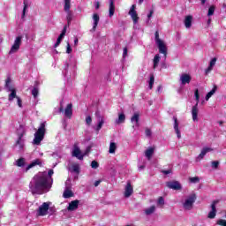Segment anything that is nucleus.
<instances>
[{
  "mask_svg": "<svg viewBox=\"0 0 226 226\" xmlns=\"http://www.w3.org/2000/svg\"><path fill=\"white\" fill-rule=\"evenodd\" d=\"M54 170H49V172H40L35 175L29 184V190L33 195H41L47 193L52 188V175Z\"/></svg>",
  "mask_w": 226,
  "mask_h": 226,
  "instance_id": "obj_1",
  "label": "nucleus"
},
{
  "mask_svg": "<svg viewBox=\"0 0 226 226\" xmlns=\"http://www.w3.org/2000/svg\"><path fill=\"white\" fill-rule=\"evenodd\" d=\"M46 126H47V122H42L40 124L37 132L34 133V138L33 140V144L34 146H40V144H41V140H43L45 137V132H47Z\"/></svg>",
  "mask_w": 226,
  "mask_h": 226,
  "instance_id": "obj_2",
  "label": "nucleus"
},
{
  "mask_svg": "<svg viewBox=\"0 0 226 226\" xmlns=\"http://www.w3.org/2000/svg\"><path fill=\"white\" fill-rule=\"evenodd\" d=\"M24 135H26V131L20 126L18 129V139L14 145L15 149L19 152L24 151V147H26V139H24Z\"/></svg>",
  "mask_w": 226,
  "mask_h": 226,
  "instance_id": "obj_3",
  "label": "nucleus"
},
{
  "mask_svg": "<svg viewBox=\"0 0 226 226\" xmlns=\"http://www.w3.org/2000/svg\"><path fill=\"white\" fill-rule=\"evenodd\" d=\"M194 98L196 100V104L192 106V121L194 123H197L199 121V102L200 100V95L199 94V89H196L194 91Z\"/></svg>",
  "mask_w": 226,
  "mask_h": 226,
  "instance_id": "obj_4",
  "label": "nucleus"
},
{
  "mask_svg": "<svg viewBox=\"0 0 226 226\" xmlns=\"http://www.w3.org/2000/svg\"><path fill=\"white\" fill-rule=\"evenodd\" d=\"M4 87L6 88V91L8 93H11L8 97L9 102H13V100H15V97H17V90L15 89V87H11V78L10 76H8L5 79Z\"/></svg>",
  "mask_w": 226,
  "mask_h": 226,
  "instance_id": "obj_5",
  "label": "nucleus"
},
{
  "mask_svg": "<svg viewBox=\"0 0 226 226\" xmlns=\"http://www.w3.org/2000/svg\"><path fill=\"white\" fill-rule=\"evenodd\" d=\"M155 43L159 49L160 54H163L164 59H167V45H165V42L160 39L158 31L155 32Z\"/></svg>",
  "mask_w": 226,
  "mask_h": 226,
  "instance_id": "obj_6",
  "label": "nucleus"
},
{
  "mask_svg": "<svg viewBox=\"0 0 226 226\" xmlns=\"http://www.w3.org/2000/svg\"><path fill=\"white\" fill-rule=\"evenodd\" d=\"M195 200H197V195L195 193L189 195L183 203L184 209L185 211H192V209H193Z\"/></svg>",
  "mask_w": 226,
  "mask_h": 226,
  "instance_id": "obj_7",
  "label": "nucleus"
},
{
  "mask_svg": "<svg viewBox=\"0 0 226 226\" xmlns=\"http://www.w3.org/2000/svg\"><path fill=\"white\" fill-rule=\"evenodd\" d=\"M64 10L67 13L66 19H67V24L70 26L72 23V20L73 19V12L70 11V8H72V0H64Z\"/></svg>",
  "mask_w": 226,
  "mask_h": 226,
  "instance_id": "obj_8",
  "label": "nucleus"
},
{
  "mask_svg": "<svg viewBox=\"0 0 226 226\" xmlns=\"http://www.w3.org/2000/svg\"><path fill=\"white\" fill-rule=\"evenodd\" d=\"M22 35L17 36L14 40V43L11 48V50L9 51V54H16V52H19L20 49V45H22Z\"/></svg>",
  "mask_w": 226,
  "mask_h": 226,
  "instance_id": "obj_9",
  "label": "nucleus"
},
{
  "mask_svg": "<svg viewBox=\"0 0 226 226\" xmlns=\"http://www.w3.org/2000/svg\"><path fill=\"white\" fill-rule=\"evenodd\" d=\"M50 202L42 203L37 210V215L47 216V215H49V209H50Z\"/></svg>",
  "mask_w": 226,
  "mask_h": 226,
  "instance_id": "obj_10",
  "label": "nucleus"
},
{
  "mask_svg": "<svg viewBox=\"0 0 226 226\" xmlns=\"http://www.w3.org/2000/svg\"><path fill=\"white\" fill-rule=\"evenodd\" d=\"M139 121H140V114H139V112H136L131 117V123H132V124H133L132 125L133 130H135V128H139V126H140V123H139Z\"/></svg>",
  "mask_w": 226,
  "mask_h": 226,
  "instance_id": "obj_11",
  "label": "nucleus"
},
{
  "mask_svg": "<svg viewBox=\"0 0 226 226\" xmlns=\"http://www.w3.org/2000/svg\"><path fill=\"white\" fill-rule=\"evenodd\" d=\"M166 185L170 190H183V186L178 181H170L166 183Z\"/></svg>",
  "mask_w": 226,
  "mask_h": 226,
  "instance_id": "obj_12",
  "label": "nucleus"
},
{
  "mask_svg": "<svg viewBox=\"0 0 226 226\" xmlns=\"http://www.w3.org/2000/svg\"><path fill=\"white\" fill-rule=\"evenodd\" d=\"M179 81L181 86H186V84L192 82V76H190V74L183 73L180 75Z\"/></svg>",
  "mask_w": 226,
  "mask_h": 226,
  "instance_id": "obj_13",
  "label": "nucleus"
},
{
  "mask_svg": "<svg viewBox=\"0 0 226 226\" xmlns=\"http://www.w3.org/2000/svg\"><path fill=\"white\" fill-rule=\"evenodd\" d=\"M124 195L125 199H128L133 195V186H132V183L127 182V185H125Z\"/></svg>",
  "mask_w": 226,
  "mask_h": 226,
  "instance_id": "obj_14",
  "label": "nucleus"
},
{
  "mask_svg": "<svg viewBox=\"0 0 226 226\" xmlns=\"http://www.w3.org/2000/svg\"><path fill=\"white\" fill-rule=\"evenodd\" d=\"M129 15L132 17L133 24H137V22H139V16L137 14V11H135V4L132 5L129 11Z\"/></svg>",
  "mask_w": 226,
  "mask_h": 226,
  "instance_id": "obj_15",
  "label": "nucleus"
},
{
  "mask_svg": "<svg viewBox=\"0 0 226 226\" xmlns=\"http://www.w3.org/2000/svg\"><path fill=\"white\" fill-rule=\"evenodd\" d=\"M64 116L65 117H68L69 119L72 118V116H73V105L72 103H69L65 109H64Z\"/></svg>",
  "mask_w": 226,
  "mask_h": 226,
  "instance_id": "obj_16",
  "label": "nucleus"
},
{
  "mask_svg": "<svg viewBox=\"0 0 226 226\" xmlns=\"http://www.w3.org/2000/svg\"><path fill=\"white\" fill-rule=\"evenodd\" d=\"M72 156H75L78 158V160H84V154L80 152V148L79 147L74 146L73 151H72Z\"/></svg>",
  "mask_w": 226,
  "mask_h": 226,
  "instance_id": "obj_17",
  "label": "nucleus"
},
{
  "mask_svg": "<svg viewBox=\"0 0 226 226\" xmlns=\"http://www.w3.org/2000/svg\"><path fill=\"white\" fill-rule=\"evenodd\" d=\"M66 29H67V26H64L62 33L60 34V35L56 40V42L55 43V48H57L59 47V45H61V41H63V38H64V36L66 35Z\"/></svg>",
  "mask_w": 226,
  "mask_h": 226,
  "instance_id": "obj_18",
  "label": "nucleus"
},
{
  "mask_svg": "<svg viewBox=\"0 0 226 226\" xmlns=\"http://www.w3.org/2000/svg\"><path fill=\"white\" fill-rule=\"evenodd\" d=\"M80 201L79 200H72L69 203V206L67 207L68 211H75L76 209H79V204Z\"/></svg>",
  "mask_w": 226,
  "mask_h": 226,
  "instance_id": "obj_19",
  "label": "nucleus"
},
{
  "mask_svg": "<svg viewBox=\"0 0 226 226\" xmlns=\"http://www.w3.org/2000/svg\"><path fill=\"white\" fill-rule=\"evenodd\" d=\"M216 204H218V201H213L211 205V211L208 213V218L213 219L216 216Z\"/></svg>",
  "mask_w": 226,
  "mask_h": 226,
  "instance_id": "obj_20",
  "label": "nucleus"
},
{
  "mask_svg": "<svg viewBox=\"0 0 226 226\" xmlns=\"http://www.w3.org/2000/svg\"><path fill=\"white\" fill-rule=\"evenodd\" d=\"M93 20H94V24H93V28L90 30L91 33H94V31H96V27H98V23L100 22V16L97 13H94L93 15Z\"/></svg>",
  "mask_w": 226,
  "mask_h": 226,
  "instance_id": "obj_21",
  "label": "nucleus"
},
{
  "mask_svg": "<svg viewBox=\"0 0 226 226\" xmlns=\"http://www.w3.org/2000/svg\"><path fill=\"white\" fill-rule=\"evenodd\" d=\"M173 121H174V130L177 133V139H181V131H179V123L177 122V117H173Z\"/></svg>",
  "mask_w": 226,
  "mask_h": 226,
  "instance_id": "obj_22",
  "label": "nucleus"
},
{
  "mask_svg": "<svg viewBox=\"0 0 226 226\" xmlns=\"http://www.w3.org/2000/svg\"><path fill=\"white\" fill-rule=\"evenodd\" d=\"M213 151V148L211 147H204L202 148L200 154L198 155L197 160H202L207 154V153H211Z\"/></svg>",
  "mask_w": 226,
  "mask_h": 226,
  "instance_id": "obj_23",
  "label": "nucleus"
},
{
  "mask_svg": "<svg viewBox=\"0 0 226 226\" xmlns=\"http://www.w3.org/2000/svg\"><path fill=\"white\" fill-rule=\"evenodd\" d=\"M156 212V207L151 206L144 210V213L147 216H151V215H154Z\"/></svg>",
  "mask_w": 226,
  "mask_h": 226,
  "instance_id": "obj_24",
  "label": "nucleus"
},
{
  "mask_svg": "<svg viewBox=\"0 0 226 226\" xmlns=\"http://www.w3.org/2000/svg\"><path fill=\"white\" fill-rule=\"evenodd\" d=\"M116 11V5H114V0H109V16L114 17Z\"/></svg>",
  "mask_w": 226,
  "mask_h": 226,
  "instance_id": "obj_25",
  "label": "nucleus"
},
{
  "mask_svg": "<svg viewBox=\"0 0 226 226\" xmlns=\"http://www.w3.org/2000/svg\"><path fill=\"white\" fill-rule=\"evenodd\" d=\"M192 20H193V17H192V16L185 17L184 24H185L186 29H190V27H192Z\"/></svg>",
  "mask_w": 226,
  "mask_h": 226,
  "instance_id": "obj_26",
  "label": "nucleus"
},
{
  "mask_svg": "<svg viewBox=\"0 0 226 226\" xmlns=\"http://www.w3.org/2000/svg\"><path fill=\"white\" fill-rule=\"evenodd\" d=\"M64 199H70V197H73V192L70 190V187L66 186L64 194H63Z\"/></svg>",
  "mask_w": 226,
  "mask_h": 226,
  "instance_id": "obj_27",
  "label": "nucleus"
},
{
  "mask_svg": "<svg viewBox=\"0 0 226 226\" xmlns=\"http://www.w3.org/2000/svg\"><path fill=\"white\" fill-rule=\"evenodd\" d=\"M125 120H126V116L124 115V113H120L118 115V118L116 120V124H121L124 123Z\"/></svg>",
  "mask_w": 226,
  "mask_h": 226,
  "instance_id": "obj_28",
  "label": "nucleus"
},
{
  "mask_svg": "<svg viewBox=\"0 0 226 226\" xmlns=\"http://www.w3.org/2000/svg\"><path fill=\"white\" fill-rule=\"evenodd\" d=\"M153 153H154V148L150 147L145 151V156L147 157V160H151V157L153 156Z\"/></svg>",
  "mask_w": 226,
  "mask_h": 226,
  "instance_id": "obj_29",
  "label": "nucleus"
},
{
  "mask_svg": "<svg viewBox=\"0 0 226 226\" xmlns=\"http://www.w3.org/2000/svg\"><path fill=\"white\" fill-rule=\"evenodd\" d=\"M117 149V146L116 145V143L115 142H110L109 153L110 154H114V153H116Z\"/></svg>",
  "mask_w": 226,
  "mask_h": 226,
  "instance_id": "obj_30",
  "label": "nucleus"
},
{
  "mask_svg": "<svg viewBox=\"0 0 226 226\" xmlns=\"http://www.w3.org/2000/svg\"><path fill=\"white\" fill-rule=\"evenodd\" d=\"M216 89H217V87L214 86L213 89L207 94V95L205 97V100L207 102L209 100V98H211V96H213V94H215V93H216Z\"/></svg>",
  "mask_w": 226,
  "mask_h": 226,
  "instance_id": "obj_31",
  "label": "nucleus"
},
{
  "mask_svg": "<svg viewBox=\"0 0 226 226\" xmlns=\"http://www.w3.org/2000/svg\"><path fill=\"white\" fill-rule=\"evenodd\" d=\"M160 55H155L154 57V70H156L158 68V64H160Z\"/></svg>",
  "mask_w": 226,
  "mask_h": 226,
  "instance_id": "obj_32",
  "label": "nucleus"
},
{
  "mask_svg": "<svg viewBox=\"0 0 226 226\" xmlns=\"http://www.w3.org/2000/svg\"><path fill=\"white\" fill-rule=\"evenodd\" d=\"M36 165H40V160H35L32 163H30L26 169V172H27V170H29L30 169H33V167H36Z\"/></svg>",
  "mask_w": 226,
  "mask_h": 226,
  "instance_id": "obj_33",
  "label": "nucleus"
},
{
  "mask_svg": "<svg viewBox=\"0 0 226 226\" xmlns=\"http://www.w3.org/2000/svg\"><path fill=\"white\" fill-rule=\"evenodd\" d=\"M17 167H24L26 165V159L19 158L18 161H16Z\"/></svg>",
  "mask_w": 226,
  "mask_h": 226,
  "instance_id": "obj_34",
  "label": "nucleus"
},
{
  "mask_svg": "<svg viewBox=\"0 0 226 226\" xmlns=\"http://www.w3.org/2000/svg\"><path fill=\"white\" fill-rule=\"evenodd\" d=\"M23 4H24V7H23V12H22L21 19H24V17H26V10H27V8L29 7L28 4H27V0H24Z\"/></svg>",
  "mask_w": 226,
  "mask_h": 226,
  "instance_id": "obj_35",
  "label": "nucleus"
},
{
  "mask_svg": "<svg viewBox=\"0 0 226 226\" xmlns=\"http://www.w3.org/2000/svg\"><path fill=\"white\" fill-rule=\"evenodd\" d=\"M72 172H75L76 174H79V172H80V166L79 164H73L72 166Z\"/></svg>",
  "mask_w": 226,
  "mask_h": 226,
  "instance_id": "obj_36",
  "label": "nucleus"
},
{
  "mask_svg": "<svg viewBox=\"0 0 226 226\" xmlns=\"http://www.w3.org/2000/svg\"><path fill=\"white\" fill-rule=\"evenodd\" d=\"M104 123H105V120H104V119H102V120H98V124H97V126L95 127V130H96L97 132H100V131L102 130V128Z\"/></svg>",
  "mask_w": 226,
  "mask_h": 226,
  "instance_id": "obj_37",
  "label": "nucleus"
},
{
  "mask_svg": "<svg viewBox=\"0 0 226 226\" xmlns=\"http://www.w3.org/2000/svg\"><path fill=\"white\" fill-rule=\"evenodd\" d=\"M39 93H40V90H39L38 87H34L32 90V94H33L34 98H38Z\"/></svg>",
  "mask_w": 226,
  "mask_h": 226,
  "instance_id": "obj_38",
  "label": "nucleus"
},
{
  "mask_svg": "<svg viewBox=\"0 0 226 226\" xmlns=\"http://www.w3.org/2000/svg\"><path fill=\"white\" fill-rule=\"evenodd\" d=\"M157 206H161V207H163V206H165V200L163 199V197H159L157 200Z\"/></svg>",
  "mask_w": 226,
  "mask_h": 226,
  "instance_id": "obj_39",
  "label": "nucleus"
},
{
  "mask_svg": "<svg viewBox=\"0 0 226 226\" xmlns=\"http://www.w3.org/2000/svg\"><path fill=\"white\" fill-rule=\"evenodd\" d=\"M154 84V75L151 74L149 79V89H153V86Z\"/></svg>",
  "mask_w": 226,
  "mask_h": 226,
  "instance_id": "obj_40",
  "label": "nucleus"
},
{
  "mask_svg": "<svg viewBox=\"0 0 226 226\" xmlns=\"http://www.w3.org/2000/svg\"><path fill=\"white\" fill-rule=\"evenodd\" d=\"M190 183H200V178L199 177H193L189 178Z\"/></svg>",
  "mask_w": 226,
  "mask_h": 226,
  "instance_id": "obj_41",
  "label": "nucleus"
},
{
  "mask_svg": "<svg viewBox=\"0 0 226 226\" xmlns=\"http://www.w3.org/2000/svg\"><path fill=\"white\" fill-rule=\"evenodd\" d=\"M213 15H215V5L210 6L207 12L208 17H211Z\"/></svg>",
  "mask_w": 226,
  "mask_h": 226,
  "instance_id": "obj_42",
  "label": "nucleus"
},
{
  "mask_svg": "<svg viewBox=\"0 0 226 226\" xmlns=\"http://www.w3.org/2000/svg\"><path fill=\"white\" fill-rule=\"evenodd\" d=\"M219 165H220V162L218 161H213L211 162L212 169H218Z\"/></svg>",
  "mask_w": 226,
  "mask_h": 226,
  "instance_id": "obj_43",
  "label": "nucleus"
},
{
  "mask_svg": "<svg viewBox=\"0 0 226 226\" xmlns=\"http://www.w3.org/2000/svg\"><path fill=\"white\" fill-rule=\"evenodd\" d=\"M92 123H93V118L91 117V116H87L86 117V124H87V126H91Z\"/></svg>",
  "mask_w": 226,
  "mask_h": 226,
  "instance_id": "obj_44",
  "label": "nucleus"
},
{
  "mask_svg": "<svg viewBox=\"0 0 226 226\" xmlns=\"http://www.w3.org/2000/svg\"><path fill=\"white\" fill-rule=\"evenodd\" d=\"M14 98H16L17 100L18 107H19V109H22V99H20V97H19L17 94H16V97Z\"/></svg>",
  "mask_w": 226,
  "mask_h": 226,
  "instance_id": "obj_45",
  "label": "nucleus"
},
{
  "mask_svg": "<svg viewBox=\"0 0 226 226\" xmlns=\"http://www.w3.org/2000/svg\"><path fill=\"white\" fill-rule=\"evenodd\" d=\"M95 117H97V121L103 120V117H102V114L100 113V110L95 111Z\"/></svg>",
  "mask_w": 226,
  "mask_h": 226,
  "instance_id": "obj_46",
  "label": "nucleus"
},
{
  "mask_svg": "<svg viewBox=\"0 0 226 226\" xmlns=\"http://www.w3.org/2000/svg\"><path fill=\"white\" fill-rule=\"evenodd\" d=\"M98 167H100V164L98 163V162L93 161V162H91V168H92V169H98Z\"/></svg>",
  "mask_w": 226,
  "mask_h": 226,
  "instance_id": "obj_47",
  "label": "nucleus"
},
{
  "mask_svg": "<svg viewBox=\"0 0 226 226\" xmlns=\"http://www.w3.org/2000/svg\"><path fill=\"white\" fill-rule=\"evenodd\" d=\"M126 57H128V48H124L123 50V59H126Z\"/></svg>",
  "mask_w": 226,
  "mask_h": 226,
  "instance_id": "obj_48",
  "label": "nucleus"
},
{
  "mask_svg": "<svg viewBox=\"0 0 226 226\" xmlns=\"http://www.w3.org/2000/svg\"><path fill=\"white\" fill-rule=\"evenodd\" d=\"M217 225L221 226H226V220L225 219H220L217 221Z\"/></svg>",
  "mask_w": 226,
  "mask_h": 226,
  "instance_id": "obj_49",
  "label": "nucleus"
},
{
  "mask_svg": "<svg viewBox=\"0 0 226 226\" xmlns=\"http://www.w3.org/2000/svg\"><path fill=\"white\" fill-rule=\"evenodd\" d=\"M215 64H216V58H213L210 61V64H209L210 68H213V66H215Z\"/></svg>",
  "mask_w": 226,
  "mask_h": 226,
  "instance_id": "obj_50",
  "label": "nucleus"
},
{
  "mask_svg": "<svg viewBox=\"0 0 226 226\" xmlns=\"http://www.w3.org/2000/svg\"><path fill=\"white\" fill-rule=\"evenodd\" d=\"M145 134H146L147 137H151L152 132L149 129H146L145 130Z\"/></svg>",
  "mask_w": 226,
  "mask_h": 226,
  "instance_id": "obj_51",
  "label": "nucleus"
},
{
  "mask_svg": "<svg viewBox=\"0 0 226 226\" xmlns=\"http://www.w3.org/2000/svg\"><path fill=\"white\" fill-rule=\"evenodd\" d=\"M66 53L67 54H72V46H70V43H67Z\"/></svg>",
  "mask_w": 226,
  "mask_h": 226,
  "instance_id": "obj_52",
  "label": "nucleus"
},
{
  "mask_svg": "<svg viewBox=\"0 0 226 226\" xmlns=\"http://www.w3.org/2000/svg\"><path fill=\"white\" fill-rule=\"evenodd\" d=\"M162 174L167 176L168 174H172V170H162Z\"/></svg>",
  "mask_w": 226,
  "mask_h": 226,
  "instance_id": "obj_53",
  "label": "nucleus"
},
{
  "mask_svg": "<svg viewBox=\"0 0 226 226\" xmlns=\"http://www.w3.org/2000/svg\"><path fill=\"white\" fill-rule=\"evenodd\" d=\"M212 71H213V67L208 66V68H207V69H206V71H205L206 75H208V74H209V72H212Z\"/></svg>",
  "mask_w": 226,
  "mask_h": 226,
  "instance_id": "obj_54",
  "label": "nucleus"
},
{
  "mask_svg": "<svg viewBox=\"0 0 226 226\" xmlns=\"http://www.w3.org/2000/svg\"><path fill=\"white\" fill-rule=\"evenodd\" d=\"M89 153H91V147H87V150H86L85 154H83V155L86 156V154H89Z\"/></svg>",
  "mask_w": 226,
  "mask_h": 226,
  "instance_id": "obj_55",
  "label": "nucleus"
},
{
  "mask_svg": "<svg viewBox=\"0 0 226 226\" xmlns=\"http://www.w3.org/2000/svg\"><path fill=\"white\" fill-rule=\"evenodd\" d=\"M154 13V11L151 10L149 11V14L147 15V19H151V17H153V14Z\"/></svg>",
  "mask_w": 226,
  "mask_h": 226,
  "instance_id": "obj_56",
  "label": "nucleus"
},
{
  "mask_svg": "<svg viewBox=\"0 0 226 226\" xmlns=\"http://www.w3.org/2000/svg\"><path fill=\"white\" fill-rule=\"evenodd\" d=\"M100 183H102V180H96L94 185L95 187L100 186Z\"/></svg>",
  "mask_w": 226,
  "mask_h": 226,
  "instance_id": "obj_57",
  "label": "nucleus"
},
{
  "mask_svg": "<svg viewBox=\"0 0 226 226\" xmlns=\"http://www.w3.org/2000/svg\"><path fill=\"white\" fill-rule=\"evenodd\" d=\"M59 112H64V109L63 108V102L60 104Z\"/></svg>",
  "mask_w": 226,
  "mask_h": 226,
  "instance_id": "obj_58",
  "label": "nucleus"
},
{
  "mask_svg": "<svg viewBox=\"0 0 226 226\" xmlns=\"http://www.w3.org/2000/svg\"><path fill=\"white\" fill-rule=\"evenodd\" d=\"M100 9V2H96L95 3V10H99Z\"/></svg>",
  "mask_w": 226,
  "mask_h": 226,
  "instance_id": "obj_59",
  "label": "nucleus"
},
{
  "mask_svg": "<svg viewBox=\"0 0 226 226\" xmlns=\"http://www.w3.org/2000/svg\"><path fill=\"white\" fill-rule=\"evenodd\" d=\"M145 168H146L145 165H141V166L139 167V170H144Z\"/></svg>",
  "mask_w": 226,
  "mask_h": 226,
  "instance_id": "obj_60",
  "label": "nucleus"
},
{
  "mask_svg": "<svg viewBox=\"0 0 226 226\" xmlns=\"http://www.w3.org/2000/svg\"><path fill=\"white\" fill-rule=\"evenodd\" d=\"M78 44H79V39L76 38V39L74 40V45H78Z\"/></svg>",
  "mask_w": 226,
  "mask_h": 226,
  "instance_id": "obj_61",
  "label": "nucleus"
},
{
  "mask_svg": "<svg viewBox=\"0 0 226 226\" xmlns=\"http://www.w3.org/2000/svg\"><path fill=\"white\" fill-rule=\"evenodd\" d=\"M139 4H142L144 3V0H139Z\"/></svg>",
  "mask_w": 226,
  "mask_h": 226,
  "instance_id": "obj_62",
  "label": "nucleus"
},
{
  "mask_svg": "<svg viewBox=\"0 0 226 226\" xmlns=\"http://www.w3.org/2000/svg\"><path fill=\"white\" fill-rule=\"evenodd\" d=\"M201 4H206V0H202Z\"/></svg>",
  "mask_w": 226,
  "mask_h": 226,
  "instance_id": "obj_63",
  "label": "nucleus"
},
{
  "mask_svg": "<svg viewBox=\"0 0 226 226\" xmlns=\"http://www.w3.org/2000/svg\"><path fill=\"white\" fill-rule=\"evenodd\" d=\"M219 124H220V126H222V124H223V122L220 121Z\"/></svg>",
  "mask_w": 226,
  "mask_h": 226,
  "instance_id": "obj_64",
  "label": "nucleus"
}]
</instances>
